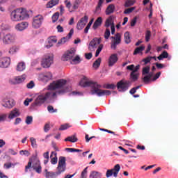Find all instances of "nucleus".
Here are the masks:
<instances>
[{"mask_svg": "<svg viewBox=\"0 0 178 178\" xmlns=\"http://www.w3.org/2000/svg\"><path fill=\"white\" fill-rule=\"evenodd\" d=\"M83 87H91L90 92L92 95H97V97H104V95H111V90H102V86L98 82L92 81H86L83 83Z\"/></svg>", "mask_w": 178, "mask_h": 178, "instance_id": "obj_1", "label": "nucleus"}, {"mask_svg": "<svg viewBox=\"0 0 178 178\" xmlns=\"http://www.w3.org/2000/svg\"><path fill=\"white\" fill-rule=\"evenodd\" d=\"M67 81L66 79H58L56 81H54L49 86V90H57L59 88L60 90L56 92H55L56 93V95H63V94H65L70 91V88L67 86Z\"/></svg>", "mask_w": 178, "mask_h": 178, "instance_id": "obj_2", "label": "nucleus"}, {"mask_svg": "<svg viewBox=\"0 0 178 178\" xmlns=\"http://www.w3.org/2000/svg\"><path fill=\"white\" fill-rule=\"evenodd\" d=\"M56 172L48 171L47 169L44 170L46 178H56L62 175L66 170V157L60 156L58 159V164L56 168Z\"/></svg>", "mask_w": 178, "mask_h": 178, "instance_id": "obj_3", "label": "nucleus"}, {"mask_svg": "<svg viewBox=\"0 0 178 178\" xmlns=\"http://www.w3.org/2000/svg\"><path fill=\"white\" fill-rule=\"evenodd\" d=\"M30 15L26 8H17L10 13V19L12 22H22L29 19Z\"/></svg>", "mask_w": 178, "mask_h": 178, "instance_id": "obj_4", "label": "nucleus"}, {"mask_svg": "<svg viewBox=\"0 0 178 178\" xmlns=\"http://www.w3.org/2000/svg\"><path fill=\"white\" fill-rule=\"evenodd\" d=\"M51 98H56V93L47 92L44 95H40L35 99V102L32 104V106H41L47 99H51Z\"/></svg>", "mask_w": 178, "mask_h": 178, "instance_id": "obj_5", "label": "nucleus"}, {"mask_svg": "<svg viewBox=\"0 0 178 178\" xmlns=\"http://www.w3.org/2000/svg\"><path fill=\"white\" fill-rule=\"evenodd\" d=\"M31 165L33 169L35 168H38L41 166V162L40 161V159H38V157L37 156V153L35 156H33L29 159V161L28 162V164L25 166V172L27 173L29 172V169H31Z\"/></svg>", "mask_w": 178, "mask_h": 178, "instance_id": "obj_6", "label": "nucleus"}, {"mask_svg": "<svg viewBox=\"0 0 178 178\" xmlns=\"http://www.w3.org/2000/svg\"><path fill=\"white\" fill-rule=\"evenodd\" d=\"M131 86V82L130 81L122 79L117 83V88L119 91H127L129 87Z\"/></svg>", "mask_w": 178, "mask_h": 178, "instance_id": "obj_7", "label": "nucleus"}, {"mask_svg": "<svg viewBox=\"0 0 178 178\" xmlns=\"http://www.w3.org/2000/svg\"><path fill=\"white\" fill-rule=\"evenodd\" d=\"M111 49H116L118 45L122 42V35L119 33H116L115 36H111Z\"/></svg>", "mask_w": 178, "mask_h": 178, "instance_id": "obj_8", "label": "nucleus"}, {"mask_svg": "<svg viewBox=\"0 0 178 178\" xmlns=\"http://www.w3.org/2000/svg\"><path fill=\"white\" fill-rule=\"evenodd\" d=\"M53 63H54V56L46 55L42 59L41 65L44 68H48V67H50Z\"/></svg>", "mask_w": 178, "mask_h": 178, "instance_id": "obj_9", "label": "nucleus"}, {"mask_svg": "<svg viewBox=\"0 0 178 178\" xmlns=\"http://www.w3.org/2000/svg\"><path fill=\"white\" fill-rule=\"evenodd\" d=\"M44 22V17L41 15H36L33 17L32 26L33 29H40Z\"/></svg>", "mask_w": 178, "mask_h": 178, "instance_id": "obj_10", "label": "nucleus"}, {"mask_svg": "<svg viewBox=\"0 0 178 178\" xmlns=\"http://www.w3.org/2000/svg\"><path fill=\"white\" fill-rule=\"evenodd\" d=\"M15 40L16 36L15 35L8 33L3 38V43L4 45H9V44H12V42H15Z\"/></svg>", "mask_w": 178, "mask_h": 178, "instance_id": "obj_11", "label": "nucleus"}, {"mask_svg": "<svg viewBox=\"0 0 178 178\" xmlns=\"http://www.w3.org/2000/svg\"><path fill=\"white\" fill-rule=\"evenodd\" d=\"M26 80V75L23 74L18 76H15L14 78L10 79V84H20Z\"/></svg>", "mask_w": 178, "mask_h": 178, "instance_id": "obj_12", "label": "nucleus"}, {"mask_svg": "<svg viewBox=\"0 0 178 178\" xmlns=\"http://www.w3.org/2000/svg\"><path fill=\"white\" fill-rule=\"evenodd\" d=\"M87 22H88V16L85 15L76 24L77 30H83L86 26V24H87Z\"/></svg>", "mask_w": 178, "mask_h": 178, "instance_id": "obj_13", "label": "nucleus"}, {"mask_svg": "<svg viewBox=\"0 0 178 178\" xmlns=\"http://www.w3.org/2000/svg\"><path fill=\"white\" fill-rule=\"evenodd\" d=\"M101 42H102V38H93L89 43V49H94V48H97V45H99Z\"/></svg>", "mask_w": 178, "mask_h": 178, "instance_id": "obj_14", "label": "nucleus"}, {"mask_svg": "<svg viewBox=\"0 0 178 178\" xmlns=\"http://www.w3.org/2000/svg\"><path fill=\"white\" fill-rule=\"evenodd\" d=\"M76 55V51L74 49H71L67 51L65 54L63 55L62 59L63 60H69Z\"/></svg>", "mask_w": 178, "mask_h": 178, "instance_id": "obj_15", "label": "nucleus"}, {"mask_svg": "<svg viewBox=\"0 0 178 178\" xmlns=\"http://www.w3.org/2000/svg\"><path fill=\"white\" fill-rule=\"evenodd\" d=\"M10 65V58L4 57L0 60V67H8Z\"/></svg>", "mask_w": 178, "mask_h": 178, "instance_id": "obj_16", "label": "nucleus"}, {"mask_svg": "<svg viewBox=\"0 0 178 178\" xmlns=\"http://www.w3.org/2000/svg\"><path fill=\"white\" fill-rule=\"evenodd\" d=\"M27 27H29V22H22L15 26V29L18 31H23V30H26Z\"/></svg>", "mask_w": 178, "mask_h": 178, "instance_id": "obj_17", "label": "nucleus"}, {"mask_svg": "<svg viewBox=\"0 0 178 178\" xmlns=\"http://www.w3.org/2000/svg\"><path fill=\"white\" fill-rule=\"evenodd\" d=\"M17 116H20V112L19 111V109L14 108L10 112L8 115V119H15V118H17Z\"/></svg>", "mask_w": 178, "mask_h": 178, "instance_id": "obj_18", "label": "nucleus"}, {"mask_svg": "<svg viewBox=\"0 0 178 178\" xmlns=\"http://www.w3.org/2000/svg\"><path fill=\"white\" fill-rule=\"evenodd\" d=\"M118 60V54H112L108 58V66H113V65H115Z\"/></svg>", "mask_w": 178, "mask_h": 178, "instance_id": "obj_19", "label": "nucleus"}, {"mask_svg": "<svg viewBox=\"0 0 178 178\" xmlns=\"http://www.w3.org/2000/svg\"><path fill=\"white\" fill-rule=\"evenodd\" d=\"M58 40H56V38L55 37H51L48 39L47 44L45 45V48H51V47H54V44H56Z\"/></svg>", "mask_w": 178, "mask_h": 178, "instance_id": "obj_20", "label": "nucleus"}, {"mask_svg": "<svg viewBox=\"0 0 178 178\" xmlns=\"http://www.w3.org/2000/svg\"><path fill=\"white\" fill-rule=\"evenodd\" d=\"M50 158L51 165H56L58 163V153L56 152H51Z\"/></svg>", "mask_w": 178, "mask_h": 178, "instance_id": "obj_21", "label": "nucleus"}, {"mask_svg": "<svg viewBox=\"0 0 178 178\" xmlns=\"http://www.w3.org/2000/svg\"><path fill=\"white\" fill-rule=\"evenodd\" d=\"M115 4H109L105 10V14L109 16V15H112L115 12Z\"/></svg>", "mask_w": 178, "mask_h": 178, "instance_id": "obj_22", "label": "nucleus"}, {"mask_svg": "<svg viewBox=\"0 0 178 178\" xmlns=\"http://www.w3.org/2000/svg\"><path fill=\"white\" fill-rule=\"evenodd\" d=\"M40 79L42 81H49V80L52 79V74L51 72H47L44 74H41Z\"/></svg>", "mask_w": 178, "mask_h": 178, "instance_id": "obj_23", "label": "nucleus"}, {"mask_svg": "<svg viewBox=\"0 0 178 178\" xmlns=\"http://www.w3.org/2000/svg\"><path fill=\"white\" fill-rule=\"evenodd\" d=\"M101 24H102V17H99L93 24V30H97L99 27V26H101Z\"/></svg>", "mask_w": 178, "mask_h": 178, "instance_id": "obj_24", "label": "nucleus"}, {"mask_svg": "<svg viewBox=\"0 0 178 178\" xmlns=\"http://www.w3.org/2000/svg\"><path fill=\"white\" fill-rule=\"evenodd\" d=\"M19 49L20 48L19 47V46L13 45L11 47H10L8 50V54L10 55H15V54H17V52H19Z\"/></svg>", "mask_w": 178, "mask_h": 178, "instance_id": "obj_25", "label": "nucleus"}, {"mask_svg": "<svg viewBox=\"0 0 178 178\" xmlns=\"http://www.w3.org/2000/svg\"><path fill=\"white\" fill-rule=\"evenodd\" d=\"M4 108H8V109H10L11 108H13L15 106V100L13 99H9L7 102H6L5 104H2Z\"/></svg>", "mask_w": 178, "mask_h": 178, "instance_id": "obj_26", "label": "nucleus"}, {"mask_svg": "<svg viewBox=\"0 0 178 178\" xmlns=\"http://www.w3.org/2000/svg\"><path fill=\"white\" fill-rule=\"evenodd\" d=\"M154 76V72H149L147 75L145 76L143 78V81L145 83V84H148L149 81H151V78Z\"/></svg>", "mask_w": 178, "mask_h": 178, "instance_id": "obj_27", "label": "nucleus"}, {"mask_svg": "<svg viewBox=\"0 0 178 178\" xmlns=\"http://www.w3.org/2000/svg\"><path fill=\"white\" fill-rule=\"evenodd\" d=\"M26 69V63L24 62H20L17 65V72H23Z\"/></svg>", "mask_w": 178, "mask_h": 178, "instance_id": "obj_28", "label": "nucleus"}, {"mask_svg": "<svg viewBox=\"0 0 178 178\" xmlns=\"http://www.w3.org/2000/svg\"><path fill=\"white\" fill-rule=\"evenodd\" d=\"M81 1L82 0H75L72 4V9L74 10H77L79 9V7L81 4Z\"/></svg>", "mask_w": 178, "mask_h": 178, "instance_id": "obj_29", "label": "nucleus"}, {"mask_svg": "<svg viewBox=\"0 0 178 178\" xmlns=\"http://www.w3.org/2000/svg\"><path fill=\"white\" fill-rule=\"evenodd\" d=\"M65 141H70V143H77L78 139L77 137H76V135H72L65 138Z\"/></svg>", "mask_w": 178, "mask_h": 178, "instance_id": "obj_30", "label": "nucleus"}, {"mask_svg": "<svg viewBox=\"0 0 178 178\" xmlns=\"http://www.w3.org/2000/svg\"><path fill=\"white\" fill-rule=\"evenodd\" d=\"M59 3V0H51L47 4V8H54L56 5Z\"/></svg>", "mask_w": 178, "mask_h": 178, "instance_id": "obj_31", "label": "nucleus"}, {"mask_svg": "<svg viewBox=\"0 0 178 178\" xmlns=\"http://www.w3.org/2000/svg\"><path fill=\"white\" fill-rule=\"evenodd\" d=\"M145 49V47L144 45H141L140 47L135 49L134 51V55H138V54H141V52H143V51H144Z\"/></svg>", "mask_w": 178, "mask_h": 178, "instance_id": "obj_32", "label": "nucleus"}, {"mask_svg": "<svg viewBox=\"0 0 178 178\" xmlns=\"http://www.w3.org/2000/svg\"><path fill=\"white\" fill-rule=\"evenodd\" d=\"M124 38L126 44H130V42H131V39L130 38V33L126 32L124 34Z\"/></svg>", "mask_w": 178, "mask_h": 178, "instance_id": "obj_33", "label": "nucleus"}, {"mask_svg": "<svg viewBox=\"0 0 178 178\" xmlns=\"http://www.w3.org/2000/svg\"><path fill=\"white\" fill-rule=\"evenodd\" d=\"M103 88H106L107 90H115V88H116V86L113 83H107L103 86Z\"/></svg>", "mask_w": 178, "mask_h": 178, "instance_id": "obj_34", "label": "nucleus"}, {"mask_svg": "<svg viewBox=\"0 0 178 178\" xmlns=\"http://www.w3.org/2000/svg\"><path fill=\"white\" fill-rule=\"evenodd\" d=\"M113 19H112V17H109L106 20L105 26L109 27V26H113Z\"/></svg>", "mask_w": 178, "mask_h": 178, "instance_id": "obj_35", "label": "nucleus"}, {"mask_svg": "<svg viewBox=\"0 0 178 178\" xmlns=\"http://www.w3.org/2000/svg\"><path fill=\"white\" fill-rule=\"evenodd\" d=\"M138 76H140L138 73L131 72L130 74L131 79H132L134 81H137V80H138Z\"/></svg>", "mask_w": 178, "mask_h": 178, "instance_id": "obj_36", "label": "nucleus"}, {"mask_svg": "<svg viewBox=\"0 0 178 178\" xmlns=\"http://www.w3.org/2000/svg\"><path fill=\"white\" fill-rule=\"evenodd\" d=\"M81 62V60H80V56H76L74 59H72L71 63L72 65H79Z\"/></svg>", "mask_w": 178, "mask_h": 178, "instance_id": "obj_37", "label": "nucleus"}, {"mask_svg": "<svg viewBox=\"0 0 178 178\" xmlns=\"http://www.w3.org/2000/svg\"><path fill=\"white\" fill-rule=\"evenodd\" d=\"M67 41H69V38H67V37H64L61 38V40L58 42L57 47H59V45H63V44L67 42Z\"/></svg>", "mask_w": 178, "mask_h": 178, "instance_id": "obj_38", "label": "nucleus"}, {"mask_svg": "<svg viewBox=\"0 0 178 178\" xmlns=\"http://www.w3.org/2000/svg\"><path fill=\"white\" fill-rule=\"evenodd\" d=\"M99 176H101V173L97 171H92L89 176L90 178H98Z\"/></svg>", "mask_w": 178, "mask_h": 178, "instance_id": "obj_39", "label": "nucleus"}, {"mask_svg": "<svg viewBox=\"0 0 178 178\" xmlns=\"http://www.w3.org/2000/svg\"><path fill=\"white\" fill-rule=\"evenodd\" d=\"M102 3H104V0H99L97 6L95 9V13H98V12L101 10V7L102 6Z\"/></svg>", "mask_w": 178, "mask_h": 178, "instance_id": "obj_40", "label": "nucleus"}, {"mask_svg": "<svg viewBox=\"0 0 178 178\" xmlns=\"http://www.w3.org/2000/svg\"><path fill=\"white\" fill-rule=\"evenodd\" d=\"M104 49V44H99L97 51H96V53H95V57H98L99 54H101V51H102V49Z\"/></svg>", "mask_w": 178, "mask_h": 178, "instance_id": "obj_41", "label": "nucleus"}, {"mask_svg": "<svg viewBox=\"0 0 178 178\" xmlns=\"http://www.w3.org/2000/svg\"><path fill=\"white\" fill-rule=\"evenodd\" d=\"M47 111L49 113H56V112H58V109L54 108V106L51 105L47 106Z\"/></svg>", "mask_w": 178, "mask_h": 178, "instance_id": "obj_42", "label": "nucleus"}, {"mask_svg": "<svg viewBox=\"0 0 178 178\" xmlns=\"http://www.w3.org/2000/svg\"><path fill=\"white\" fill-rule=\"evenodd\" d=\"M52 23H56V21L59 19V13H55L51 17Z\"/></svg>", "mask_w": 178, "mask_h": 178, "instance_id": "obj_43", "label": "nucleus"}, {"mask_svg": "<svg viewBox=\"0 0 178 178\" xmlns=\"http://www.w3.org/2000/svg\"><path fill=\"white\" fill-rule=\"evenodd\" d=\"M101 58H97L93 63V67H99L101 66Z\"/></svg>", "mask_w": 178, "mask_h": 178, "instance_id": "obj_44", "label": "nucleus"}, {"mask_svg": "<svg viewBox=\"0 0 178 178\" xmlns=\"http://www.w3.org/2000/svg\"><path fill=\"white\" fill-rule=\"evenodd\" d=\"M133 5H134V1L127 0L125 2L124 6H125V8H129V6H133Z\"/></svg>", "mask_w": 178, "mask_h": 178, "instance_id": "obj_45", "label": "nucleus"}, {"mask_svg": "<svg viewBox=\"0 0 178 178\" xmlns=\"http://www.w3.org/2000/svg\"><path fill=\"white\" fill-rule=\"evenodd\" d=\"M30 141L33 148H37V140H35V138L31 137L30 138Z\"/></svg>", "mask_w": 178, "mask_h": 178, "instance_id": "obj_46", "label": "nucleus"}, {"mask_svg": "<svg viewBox=\"0 0 178 178\" xmlns=\"http://www.w3.org/2000/svg\"><path fill=\"white\" fill-rule=\"evenodd\" d=\"M151 39V31H147L145 33V41L148 42Z\"/></svg>", "mask_w": 178, "mask_h": 178, "instance_id": "obj_47", "label": "nucleus"}, {"mask_svg": "<svg viewBox=\"0 0 178 178\" xmlns=\"http://www.w3.org/2000/svg\"><path fill=\"white\" fill-rule=\"evenodd\" d=\"M134 9H136V8H134V7L127 8L124 10V15H130V13H131L134 10Z\"/></svg>", "mask_w": 178, "mask_h": 178, "instance_id": "obj_48", "label": "nucleus"}, {"mask_svg": "<svg viewBox=\"0 0 178 178\" xmlns=\"http://www.w3.org/2000/svg\"><path fill=\"white\" fill-rule=\"evenodd\" d=\"M149 73V66H146L143 68L142 74L144 76Z\"/></svg>", "mask_w": 178, "mask_h": 178, "instance_id": "obj_49", "label": "nucleus"}, {"mask_svg": "<svg viewBox=\"0 0 178 178\" xmlns=\"http://www.w3.org/2000/svg\"><path fill=\"white\" fill-rule=\"evenodd\" d=\"M92 24V19L90 21V22L88 24V25L84 29L85 34H87V33H88V31L90 30Z\"/></svg>", "mask_w": 178, "mask_h": 178, "instance_id": "obj_50", "label": "nucleus"}, {"mask_svg": "<svg viewBox=\"0 0 178 178\" xmlns=\"http://www.w3.org/2000/svg\"><path fill=\"white\" fill-rule=\"evenodd\" d=\"M88 169V167H86L81 172V178H87V170Z\"/></svg>", "mask_w": 178, "mask_h": 178, "instance_id": "obj_51", "label": "nucleus"}, {"mask_svg": "<svg viewBox=\"0 0 178 178\" xmlns=\"http://www.w3.org/2000/svg\"><path fill=\"white\" fill-rule=\"evenodd\" d=\"M69 127H70V125H69V124H64L60 127L59 130L60 131L67 130Z\"/></svg>", "mask_w": 178, "mask_h": 178, "instance_id": "obj_52", "label": "nucleus"}, {"mask_svg": "<svg viewBox=\"0 0 178 178\" xmlns=\"http://www.w3.org/2000/svg\"><path fill=\"white\" fill-rule=\"evenodd\" d=\"M12 166H13V168H15V164H13L12 163H6L3 165V168L5 169H10V168H12Z\"/></svg>", "mask_w": 178, "mask_h": 178, "instance_id": "obj_53", "label": "nucleus"}, {"mask_svg": "<svg viewBox=\"0 0 178 178\" xmlns=\"http://www.w3.org/2000/svg\"><path fill=\"white\" fill-rule=\"evenodd\" d=\"M111 37V31L108 29H106L104 33V38L108 40Z\"/></svg>", "mask_w": 178, "mask_h": 178, "instance_id": "obj_54", "label": "nucleus"}, {"mask_svg": "<svg viewBox=\"0 0 178 178\" xmlns=\"http://www.w3.org/2000/svg\"><path fill=\"white\" fill-rule=\"evenodd\" d=\"M140 87H141V86H138L131 89L129 91L130 94H131V95H134V94H136V92H137V90H138Z\"/></svg>", "mask_w": 178, "mask_h": 178, "instance_id": "obj_55", "label": "nucleus"}, {"mask_svg": "<svg viewBox=\"0 0 178 178\" xmlns=\"http://www.w3.org/2000/svg\"><path fill=\"white\" fill-rule=\"evenodd\" d=\"M152 59V57L147 56V58H144L142 62H144V65H147V63H149L151 62V60Z\"/></svg>", "mask_w": 178, "mask_h": 178, "instance_id": "obj_56", "label": "nucleus"}, {"mask_svg": "<svg viewBox=\"0 0 178 178\" xmlns=\"http://www.w3.org/2000/svg\"><path fill=\"white\" fill-rule=\"evenodd\" d=\"M19 154L20 155H26V156H30V152L29 150H21Z\"/></svg>", "mask_w": 178, "mask_h": 178, "instance_id": "obj_57", "label": "nucleus"}, {"mask_svg": "<svg viewBox=\"0 0 178 178\" xmlns=\"http://www.w3.org/2000/svg\"><path fill=\"white\" fill-rule=\"evenodd\" d=\"M26 124H31L33 123V117L32 116H27L26 119Z\"/></svg>", "mask_w": 178, "mask_h": 178, "instance_id": "obj_58", "label": "nucleus"}, {"mask_svg": "<svg viewBox=\"0 0 178 178\" xmlns=\"http://www.w3.org/2000/svg\"><path fill=\"white\" fill-rule=\"evenodd\" d=\"M33 170L36 172V173H38L39 175L41 174L42 172V167L39 166V167H35V168H33Z\"/></svg>", "mask_w": 178, "mask_h": 178, "instance_id": "obj_59", "label": "nucleus"}, {"mask_svg": "<svg viewBox=\"0 0 178 178\" xmlns=\"http://www.w3.org/2000/svg\"><path fill=\"white\" fill-rule=\"evenodd\" d=\"M113 175V170H107L106 172V177L107 178L111 177V176H112Z\"/></svg>", "mask_w": 178, "mask_h": 178, "instance_id": "obj_60", "label": "nucleus"}, {"mask_svg": "<svg viewBox=\"0 0 178 178\" xmlns=\"http://www.w3.org/2000/svg\"><path fill=\"white\" fill-rule=\"evenodd\" d=\"M7 118H8V115H6V114H1L0 115V123L1 122H5V120H6Z\"/></svg>", "mask_w": 178, "mask_h": 178, "instance_id": "obj_61", "label": "nucleus"}, {"mask_svg": "<svg viewBox=\"0 0 178 178\" xmlns=\"http://www.w3.org/2000/svg\"><path fill=\"white\" fill-rule=\"evenodd\" d=\"M113 172H118L120 170V165L116 164L114 168L112 169Z\"/></svg>", "mask_w": 178, "mask_h": 178, "instance_id": "obj_62", "label": "nucleus"}, {"mask_svg": "<svg viewBox=\"0 0 178 178\" xmlns=\"http://www.w3.org/2000/svg\"><path fill=\"white\" fill-rule=\"evenodd\" d=\"M155 65L157 69H163V67H165V65L162 63H156Z\"/></svg>", "mask_w": 178, "mask_h": 178, "instance_id": "obj_63", "label": "nucleus"}, {"mask_svg": "<svg viewBox=\"0 0 178 178\" xmlns=\"http://www.w3.org/2000/svg\"><path fill=\"white\" fill-rule=\"evenodd\" d=\"M27 88H33L34 87V81H31L30 83L26 85Z\"/></svg>", "mask_w": 178, "mask_h": 178, "instance_id": "obj_64", "label": "nucleus"}]
</instances>
